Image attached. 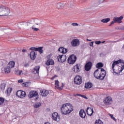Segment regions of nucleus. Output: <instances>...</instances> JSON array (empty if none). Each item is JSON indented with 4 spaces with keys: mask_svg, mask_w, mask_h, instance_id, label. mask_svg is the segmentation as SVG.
I'll use <instances>...</instances> for the list:
<instances>
[{
    "mask_svg": "<svg viewBox=\"0 0 124 124\" xmlns=\"http://www.w3.org/2000/svg\"><path fill=\"white\" fill-rule=\"evenodd\" d=\"M73 110V106L70 104H63L61 108V112L63 115L70 114Z\"/></svg>",
    "mask_w": 124,
    "mask_h": 124,
    "instance_id": "nucleus-1",
    "label": "nucleus"
},
{
    "mask_svg": "<svg viewBox=\"0 0 124 124\" xmlns=\"http://www.w3.org/2000/svg\"><path fill=\"white\" fill-rule=\"evenodd\" d=\"M106 75V72L103 68L97 69L94 72V76L96 79H99L100 80H103L105 78Z\"/></svg>",
    "mask_w": 124,
    "mask_h": 124,
    "instance_id": "nucleus-2",
    "label": "nucleus"
},
{
    "mask_svg": "<svg viewBox=\"0 0 124 124\" xmlns=\"http://www.w3.org/2000/svg\"><path fill=\"white\" fill-rule=\"evenodd\" d=\"M119 63H120V65H121V71H123V70H124V61H122L121 60H118V61H114L113 62L112 64V67H111V72H112V73H115L116 74H117V72H116L115 71V66L117 65V64H119Z\"/></svg>",
    "mask_w": 124,
    "mask_h": 124,
    "instance_id": "nucleus-3",
    "label": "nucleus"
},
{
    "mask_svg": "<svg viewBox=\"0 0 124 124\" xmlns=\"http://www.w3.org/2000/svg\"><path fill=\"white\" fill-rule=\"evenodd\" d=\"M10 13V9L5 6H0V16H7Z\"/></svg>",
    "mask_w": 124,
    "mask_h": 124,
    "instance_id": "nucleus-4",
    "label": "nucleus"
},
{
    "mask_svg": "<svg viewBox=\"0 0 124 124\" xmlns=\"http://www.w3.org/2000/svg\"><path fill=\"white\" fill-rule=\"evenodd\" d=\"M29 97L30 98H34V100L36 101V100H37L39 98L38 93L36 91H31L29 93Z\"/></svg>",
    "mask_w": 124,
    "mask_h": 124,
    "instance_id": "nucleus-5",
    "label": "nucleus"
},
{
    "mask_svg": "<svg viewBox=\"0 0 124 124\" xmlns=\"http://www.w3.org/2000/svg\"><path fill=\"white\" fill-rule=\"evenodd\" d=\"M76 60H77V57L74 54H72L70 56L68 59V63L70 64H73L75 63V62H76Z\"/></svg>",
    "mask_w": 124,
    "mask_h": 124,
    "instance_id": "nucleus-6",
    "label": "nucleus"
},
{
    "mask_svg": "<svg viewBox=\"0 0 124 124\" xmlns=\"http://www.w3.org/2000/svg\"><path fill=\"white\" fill-rule=\"evenodd\" d=\"M82 77L80 76H76L74 78V82L76 85H80L82 84Z\"/></svg>",
    "mask_w": 124,
    "mask_h": 124,
    "instance_id": "nucleus-7",
    "label": "nucleus"
},
{
    "mask_svg": "<svg viewBox=\"0 0 124 124\" xmlns=\"http://www.w3.org/2000/svg\"><path fill=\"white\" fill-rule=\"evenodd\" d=\"M16 95L18 96V97L23 98L26 95V92L25 91L18 90L16 92Z\"/></svg>",
    "mask_w": 124,
    "mask_h": 124,
    "instance_id": "nucleus-8",
    "label": "nucleus"
},
{
    "mask_svg": "<svg viewBox=\"0 0 124 124\" xmlns=\"http://www.w3.org/2000/svg\"><path fill=\"white\" fill-rule=\"evenodd\" d=\"M71 45L73 47H76L80 45V41L78 39H74L71 42Z\"/></svg>",
    "mask_w": 124,
    "mask_h": 124,
    "instance_id": "nucleus-9",
    "label": "nucleus"
},
{
    "mask_svg": "<svg viewBox=\"0 0 124 124\" xmlns=\"http://www.w3.org/2000/svg\"><path fill=\"white\" fill-rule=\"evenodd\" d=\"M58 62H64L66 61V55L63 54L59 55L58 57Z\"/></svg>",
    "mask_w": 124,
    "mask_h": 124,
    "instance_id": "nucleus-10",
    "label": "nucleus"
},
{
    "mask_svg": "<svg viewBox=\"0 0 124 124\" xmlns=\"http://www.w3.org/2000/svg\"><path fill=\"white\" fill-rule=\"evenodd\" d=\"M104 102L106 105H110L112 102V98L107 97L104 100Z\"/></svg>",
    "mask_w": 124,
    "mask_h": 124,
    "instance_id": "nucleus-11",
    "label": "nucleus"
},
{
    "mask_svg": "<svg viewBox=\"0 0 124 124\" xmlns=\"http://www.w3.org/2000/svg\"><path fill=\"white\" fill-rule=\"evenodd\" d=\"M52 119L54 121H56V122H59L60 121V116L57 112H54L52 114Z\"/></svg>",
    "mask_w": 124,
    "mask_h": 124,
    "instance_id": "nucleus-12",
    "label": "nucleus"
},
{
    "mask_svg": "<svg viewBox=\"0 0 124 124\" xmlns=\"http://www.w3.org/2000/svg\"><path fill=\"white\" fill-rule=\"evenodd\" d=\"M124 19V16H120V17H114L113 18V21H115V23H118L121 24L122 23V20Z\"/></svg>",
    "mask_w": 124,
    "mask_h": 124,
    "instance_id": "nucleus-13",
    "label": "nucleus"
},
{
    "mask_svg": "<svg viewBox=\"0 0 124 124\" xmlns=\"http://www.w3.org/2000/svg\"><path fill=\"white\" fill-rule=\"evenodd\" d=\"M92 65H93V63H92V62H88L85 66V70L86 71H90L92 68Z\"/></svg>",
    "mask_w": 124,
    "mask_h": 124,
    "instance_id": "nucleus-14",
    "label": "nucleus"
},
{
    "mask_svg": "<svg viewBox=\"0 0 124 124\" xmlns=\"http://www.w3.org/2000/svg\"><path fill=\"white\" fill-rule=\"evenodd\" d=\"M86 112L88 116H93V107H88L87 108Z\"/></svg>",
    "mask_w": 124,
    "mask_h": 124,
    "instance_id": "nucleus-15",
    "label": "nucleus"
},
{
    "mask_svg": "<svg viewBox=\"0 0 124 124\" xmlns=\"http://www.w3.org/2000/svg\"><path fill=\"white\" fill-rule=\"evenodd\" d=\"M40 93L42 96H47L49 94V91L46 90H41Z\"/></svg>",
    "mask_w": 124,
    "mask_h": 124,
    "instance_id": "nucleus-16",
    "label": "nucleus"
},
{
    "mask_svg": "<svg viewBox=\"0 0 124 124\" xmlns=\"http://www.w3.org/2000/svg\"><path fill=\"white\" fill-rule=\"evenodd\" d=\"M58 51L60 53H62V54H65L67 53V49L63 47H61L59 48Z\"/></svg>",
    "mask_w": 124,
    "mask_h": 124,
    "instance_id": "nucleus-17",
    "label": "nucleus"
},
{
    "mask_svg": "<svg viewBox=\"0 0 124 124\" xmlns=\"http://www.w3.org/2000/svg\"><path fill=\"white\" fill-rule=\"evenodd\" d=\"M79 116L81 118H82V119L86 118V112L84 109H81L79 111Z\"/></svg>",
    "mask_w": 124,
    "mask_h": 124,
    "instance_id": "nucleus-18",
    "label": "nucleus"
},
{
    "mask_svg": "<svg viewBox=\"0 0 124 124\" xmlns=\"http://www.w3.org/2000/svg\"><path fill=\"white\" fill-rule=\"evenodd\" d=\"M30 58L31 60L32 61L35 60L36 58V54H35V52L34 51H31L30 53Z\"/></svg>",
    "mask_w": 124,
    "mask_h": 124,
    "instance_id": "nucleus-19",
    "label": "nucleus"
},
{
    "mask_svg": "<svg viewBox=\"0 0 124 124\" xmlns=\"http://www.w3.org/2000/svg\"><path fill=\"white\" fill-rule=\"evenodd\" d=\"M54 60H53V59H49L46 63V65H54Z\"/></svg>",
    "mask_w": 124,
    "mask_h": 124,
    "instance_id": "nucleus-20",
    "label": "nucleus"
},
{
    "mask_svg": "<svg viewBox=\"0 0 124 124\" xmlns=\"http://www.w3.org/2000/svg\"><path fill=\"white\" fill-rule=\"evenodd\" d=\"M73 69H74V71L75 72V73H78V72H80V68L79 67L78 64H77L76 66H74Z\"/></svg>",
    "mask_w": 124,
    "mask_h": 124,
    "instance_id": "nucleus-21",
    "label": "nucleus"
},
{
    "mask_svg": "<svg viewBox=\"0 0 124 124\" xmlns=\"http://www.w3.org/2000/svg\"><path fill=\"white\" fill-rule=\"evenodd\" d=\"M7 65L11 69V68H13V67H14L15 65V62L13 61H11L9 62Z\"/></svg>",
    "mask_w": 124,
    "mask_h": 124,
    "instance_id": "nucleus-22",
    "label": "nucleus"
},
{
    "mask_svg": "<svg viewBox=\"0 0 124 124\" xmlns=\"http://www.w3.org/2000/svg\"><path fill=\"white\" fill-rule=\"evenodd\" d=\"M40 68V66H35L33 69V73L34 74H36L37 73H39V69Z\"/></svg>",
    "mask_w": 124,
    "mask_h": 124,
    "instance_id": "nucleus-23",
    "label": "nucleus"
},
{
    "mask_svg": "<svg viewBox=\"0 0 124 124\" xmlns=\"http://www.w3.org/2000/svg\"><path fill=\"white\" fill-rule=\"evenodd\" d=\"M11 71V69L8 66V65L6 67H5L4 69V71L5 73H10Z\"/></svg>",
    "mask_w": 124,
    "mask_h": 124,
    "instance_id": "nucleus-24",
    "label": "nucleus"
},
{
    "mask_svg": "<svg viewBox=\"0 0 124 124\" xmlns=\"http://www.w3.org/2000/svg\"><path fill=\"white\" fill-rule=\"evenodd\" d=\"M43 47L40 46L35 48V51H38L40 54H42L43 53Z\"/></svg>",
    "mask_w": 124,
    "mask_h": 124,
    "instance_id": "nucleus-25",
    "label": "nucleus"
},
{
    "mask_svg": "<svg viewBox=\"0 0 124 124\" xmlns=\"http://www.w3.org/2000/svg\"><path fill=\"white\" fill-rule=\"evenodd\" d=\"M92 87H93V84L92 83L88 82L85 84V88L86 89H91Z\"/></svg>",
    "mask_w": 124,
    "mask_h": 124,
    "instance_id": "nucleus-26",
    "label": "nucleus"
},
{
    "mask_svg": "<svg viewBox=\"0 0 124 124\" xmlns=\"http://www.w3.org/2000/svg\"><path fill=\"white\" fill-rule=\"evenodd\" d=\"M11 92H12V88H8L5 92V93L7 95H9L11 93Z\"/></svg>",
    "mask_w": 124,
    "mask_h": 124,
    "instance_id": "nucleus-27",
    "label": "nucleus"
},
{
    "mask_svg": "<svg viewBox=\"0 0 124 124\" xmlns=\"http://www.w3.org/2000/svg\"><path fill=\"white\" fill-rule=\"evenodd\" d=\"M110 18H104L102 20H101V22L102 23H104V24H106V23H108V22H110Z\"/></svg>",
    "mask_w": 124,
    "mask_h": 124,
    "instance_id": "nucleus-28",
    "label": "nucleus"
},
{
    "mask_svg": "<svg viewBox=\"0 0 124 124\" xmlns=\"http://www.w3.org/2000/svg\"><path fill=\"white\" fill-rule=\"evenodd\" d=\"M42 103L41 102L35 103V104H34V108H39V107H40V106H41Z\"/></svg>",
    "mask_w": 124,
    "mask_h": 124,
    "instance_id": "nucleus-29",
    "label": "nucleus"
},
{
    "mask_svg": "<svg viewBox=\"0 0 124 124\" xmlns=\"http://www.w3.org/2000/svg\"><path fill=\"white\" fill-rule=\"evenodd\" d=\"M64 7V4L62 3H58L57 4V8H63Z\"/></svg>",
    "mask_w": 124,
    "mask_h": 124,
    "instance_id": "nucleus-30",
    "label": "nucleus"
},
{
    "mask_svg": "<svg viewBox=\"0 0 124 124\" xmlns=\"http://www.w3.org/2000/svg\"><path fill=\"white\" fill-rule=\"evenodd\" d=\"M6 86V84L5 83H2L0 85V89L1 91H4V89H5V86Z\"/></svg>",
    "mask_w": 124,
    "mask_h": 124,
    "instance_id": "nucleus-31",
    "label": "nucleus"
},
{
    "mask_svg": "<svg viewBox=\"0 0 124 124\" xmlns=\"http://www.w3.org/2000/svg\"><path fill=\"white\" fill-rule=\"evenodd\" d=\"M96 67L99 68V67H103V63L102 62H99L96 64Z\"/></svg>",
    "mask_w": 124,
    "mask_h": 124,
    "instance_id": "nucleus-32",
    "label": "nucleus"
},
{
    "mask_svg": "<svg viewBox=\"0 0 124 124\" xmlns=\"http://www.w3.org/2000/svg\"><path fill=\"white\" fill-rule=\"evenodd\" d=\"M95 124H103V122L101 121L100 119H98L97 120H96Z\"/></svg>",
    "mask_w": 124,
    "mask_h": 124,
    "instance_id": "nucleus-33",
    "label": "nucleus"
},
{
    "mask_svg": "<svg viewBox=\"0 0 124 124\" xmlns=\"http://www.w3.org/2000/svg\"><path fill=\"white\" fill-rule=\"evenodd\" d=\"M3 102H4V98L0 97V105H1Z\"/></svg>",
    "mask_w": 124,
    "mask_h": 124,
    "instance_id": "nucleus-34",
    "label": "nucleus"
},
{
    "mask_svg": "<svg viewBox=\"0 0 124 124\" xmlns=\"http://www.w3.org/2000/svg\"><path fill=\"white\" fill-rule=\"evenodd\" d=\"M55 87L58 88V87H59V80H55Z\"/></svg>",
    "mask_w": 124,
    "mask_h": 124,
    "instance_id": "nucleus-35",
    "label": "nucleus"
},
{
    "mask_svg": "<svg viewBox=\"0 0 124 124\" xmlns=\"http://www.w3.org/2000/svg\"><path fill=\"white\" fill-rule=\"evenodd\" d=\"M23 66H24L25 67H28V66H30V64H29V62L25 63L23 64Z\"/></svg>",
    "mask_w": 124,
    "mask_h": 124,
    "instance_id": "nucleus-36",
    "label": "nucleus"
},
{
    "mask_svg": "<svg viewBox=\"0 0 124 124\" xmlns=\"http://www.w3.org/2000/svg\"><path fill=\"white\" fill-rule=\"evenodd\" d=\"M32 29L33 30L35 31H39V29L38 28H34V26L32 27Z\"/></svg>",
    "mask_w": 124,
    "mask_h": 124,
    "instance_id": "nucleus-37",
    "label": "nucleus"
},
{
    "mask_svg": "<svg viewBox=\"0 0 124 124\" xmlns=\"http://www.w3.org/2000/svg\"><path fill=\"white\" fill-rule=\"evenodd\" d=\"M101 43V42L100 41H96L95 42V44H97L98 45H99Z\"/></svg>",
    "mask_w": 124,
    "mask_h": 124,
    "instance_id": "nucleus-38",
    "label": "nucleus"
},
{
    "mask_svg": "<svg viewBox=\"0 0 124 124\" xmlns=\"http://www.w3.org/2000/svg\"><path fill=\"white\" fill-rule=\"evenodd\" d=\"M115 23H116L114 20H113V21H111V22H110V25H109V26H112V25H114V24Z\"/></svg>",
    "mask_w": 124,
    "mask_h": 124,
    "instance_id": "nucleus-39",
    "label": "nucleus"
},
{
    "mask_svg": "<svg viewBox=\"0 0 124 124\" xmlns=\"http://www.w3.org/2000/svg\"><path fill=\"white\" fill-rule=\"evenodd\" d=\"M72 25L73 26V27L78 26V23H73Z\"/></svg>",
    "mask_w": 124,
    "mask_h": 124,
    "instance_id": "nucleus-40",
    "label": "nucleus"
},
{
    "mask_svg": "<svg viewBox=\"0 0 124 124\" xmlns=\"http://www.w3.org/2000/svg\"><path fill=\"white\" fill-rule=\"evenodd\" d=\"M89 45H90V46H91V47H93V42H90V43H89Z\"/></svg>",
    "mask_w": 124,
    "mask_h": 124,
    "instance_id": "nucleus-41",
    "label": "nucleus"
},
{
    "mask_svg": "<svg viewBox=\"0 0 124 124\" xmlns=\"http://www.w3.org/2000/svg\"><path fill=\"white\" fill-rule=\"evenodd\" d=\"M36 47H31L30 48V50H31V51H33L34 50V51H35V48Z\"/></svg>",
    "mask_w": 124,
    "mask_h": 124,
    "instance_id": "nucleus-42",
    "label": "nucleus"
},
{
    "mask_svg": "<svg viewBox=\"0 0 124 124\" xmlns=\"http://www.w3.org/2000/svg\"><path fill=\"white\" fill-rule=\"evenodd\" d=\"M74 96H82V94H79V93H77L76 94H75Z\"/></svg>",
    "mask_w": 124,
    "mask_h": 124,
    "instance_id": "nucleus-43",
    "label": "nucleus"
},
{
    "mask_svg": "<svg viewBox=\"0 0 124 124\" xmlns=\"http://www.w3.org/2000/svg\"><path fill=\"white\" fill-rule=\"evenodd\" d=\"M105 0H99V3H103V2H104Z\"/></svg>",
    "mask_w": 124,
    "mask_h": 124,
    "instance_id": "nucleus-44",
    "label": "nucleus"
},
{
    "mask_svg": "<svg viewBox=\"0 0 124 124\" xmlns=\"http://www.w3.org/2000/svg\"><path fill=\"white\" fill-rule=\"evenodd\" d=\"M19 75H22L23 74V71H19L18 72Z\"/></svg>",
    "mask_w": 124,
    "mask_h": 124,
    "instance_id": "nucleus-45",
    "label": "nucleus"
},
{
    "mask_svg": "<svg viewBox=\"0 0 124 124\" xmlns=\"http://www.w3.org/2000/svg\"><path fill=\"white\" fill-rule=\"evenodd\" d=\"M23 82H24L23 79H19L18 80V83H23Z\"/></svg>",
    "mask_w": 124,
    "mask_h": 124,
    "instance_id": "nucleus-46",
    "label": "nucleus"
},
{
    "mask_svg": "<svg viewBox=\"0 0 124 124\" xmlns=\"http://www.w3.org/2000/svg\"><path fill=\"white\" fill-rule=\"evenodd\" d=\"M81 97H83V98H86L88 99V97H87V96H86L85 95H81Z\"/></svg>",
    "mask_w": 124,
    "mask_h": 124,
    "instance_id": "nucleus-47",
    "label": "nucleus"
},
{
    "mask_svg": "<svg viewBox=\"0 0 124 124\" xmlns=\"http://www.w3.org/2000/svg\"><path fill=\"white\" fill-rule=\"evenodd\" d=\"M120 30H121V31H124V26H121L120 27Z\"/></svg>",
    "mask_w": 124,
    "mask_h": 124,
    "instance_id": "nucleus-48",
    "label": "nucleus"
},
{
    "mask_svg": "<svg viewBox=\"0 0 124 124\" xmlns=\"http://www.w3.org/2000/svg\"><path fill=\"white\" fill-rule=\"evenodd\" d=\"M115 30H121V27H115Z\"/></svg>",
    "mask_w": 124,
    "mask_h": 124,
    "instance_id": "nucleus-49",
    "label": "nucleus"
},
{
    "mask_svg": "<svg viewBox=\"0 0 124 124\" xmlns=\"http://www.w3.org/2000/svg\"><path fill=\"white\" fill-rule=\"evenodd\" d=\"M109 115L110 116V117L112 118H113L114 117V116H113L112 114H109Z\"/></svg>",
    "mask_w": 124,
    "mask_h": 124,
    "instance_id": "nucleus-50",
    "label": "nucleus"
},
{
    "mask_svg": "<svg viewBox=\"0 0 124 124\" xmlns=\"http://www.w3.org/2000/svg\"><path fill=\"white\" fill-rule=\"evenodd\" d=\"M22 52H23V53H26V52H27V50L23 49V50H22Z\"/></svg>",
    "mask_w": 124,
    "mask_h": 124,
    "instance_id": "nucleus-51",
    "label": "nucleus"
},
{
    "mask_svg": "<svg viewBox=\"0 0 124 124\" xmlns=\"http://www.w3.org/2000/svg\"><path fill=\"white\" fill-rule=\"evenodd\" d=\"M119 41H120V40L115 41L112 42V43H116L117 42H119Z\"/></svg>",
    "mask_w": 124,
    "mask_h": 124,
    "instance_id": "nucleus-52",
    "label": "nucleus"
},
{
    "mask_svg": "<svg viewBox=\"0 0 124 124\" xmlns=\"http://www.w3.org/2000/svg\"><path fill=\"white\" fill-rule=\"evenodd\" d=\"M112 120H113L114 121H115V122L117 121V120L116 119V118H114V117L112 118Z\"/></svg>",
    "mask_w": 124,
    "mask_h": 124,
    "instance_id": "nucleus-53",
    "label": "nucleus"
},
{
    "mask_svg": "<svg viewBox=\"0 0 124 124\" xmlns=\"http://www.w3.org/2000/svg\"><path fill=\"white\" fill-rule=\"evenodd\" d=\"M50 57H51V56H50V55H48V56H47V59H49V58H50Z\"/></svg>",
    "mask_w": 124,
    "mask_h": 124,
    "instance_id": "nucleus-54",
    "label": "nucleus"
},
{
    "mask_svg": "<svg viewBox=\"0 0 124 124\" xmlns=\"http://www.w3.org/2000/svg\"><path fill=\"white\" fill-rule=\"evenodd\" d=\"M27 26H30V25H31L30 23H27Z\"/></svg>",
    "mask_w": 124,
    "mask_h": 124,
    "instance_id": "nucleus-55",
    "label": "nucleus"
},
{
    "mask_svg": "<svg viewBox=\"0 0 124 124\" xmlns=\"http://www.w3.org/2000/svg\"><path fill=\"white\" fill-rule=\"evenodd\" d=\"M41 24V23H36V25H40Z\"/></svg>",
    "mask_w": 124,
    "mask_h": 124,
    "instance_id": "nucleus-56",
    "label": "nucleus"
},
{
    "mask_svg": "<svg viewBox=\"0 0 124 124\" xmlns=\"http://www.w3.org/2000/svg\"><path fill=\"white\" fill-rule=\"evenodd\" d=\"M87 41H92V40H88V39H87Z\"/></svg>",
    "mask_w": 124,
    "mask_h": 124,
    "instance_id": "nucleus-57",
    "label": "nucleus"
},
{
    "mask_svg": "<svg viewBox=\"0 0 124 124\" xmlns=\"http://www.w3.org/2000/svg\"><path fill=\"white\" fill-rule=\"evenodd\" d=\"M59 90H62V88H59Z\"/></svg>",
    "mask_w": 124,
    "mask_h": 124,
    "instance_id": "nucleus-58",
    "label": "nucleus"
},
{
    "mask_svg": "<svg viewBox=\"0 0 124 124\" xmlns=\"http://www.w3.org/2000/svg\"><path fill=\"white\" fill-rule=\"evenodd\" d=\"M104 42H105V41H103V42H102V43H104Z\"/></svg>",
    "mask_w": 124,
    "mask_h": 124,
    "instance_id": "nucleus-59",
    "label": "nucleus"
}]
</instances>
